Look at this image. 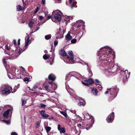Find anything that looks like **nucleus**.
<instances>
[{
	"mask_svg": "<svg viewBox=\"0 0 135 135\" xmlns=\"http://www.w3.org/2000/svg\"><path fill=\"white\" fill-rule=\"evenodd\" d=\"M48 78L49 80L52 81H49L48 79L46 80V83H49L50 85H44V88L48 91H50L51 88L54 90L56 88V85L53 83L52 81L55 79L56 76L54 74H51L49 76Z\"/></svg>",
	"mask_w": 135,
	"mask_h": 135,
	"instance_id": "nucleus-1",
	"label": "nucleus"
},
{
	"mask_svg": "<svg viewBox=\"0 0 135 135\" xmlns=\"http://www.w3.org/2000/svg\"><path fill=\"white\" fill-rule=\"evenodd\" d=\"M12 87L9 86L4 88H1L0 89V94L4 95H7L11 93Z\"/></svg>",
	"mask_w": 135,
	"mask_h": 135,
	"instance_id": "nucleus-2",
	"label": "nucleus"
},
{
	"mask_svg": "<svg viewBox=\"0 0 135 135\" xmlns=\"http://www.w3.org/2000/svg\"><path fill=\"white\" fill-rule=\"evenodd\" d=\"M110 90V94L113 96V98H114L117 96L118 89L115 86L110 89H108V90L106 91L105 93L106 94H107L108 92H109Z\"/></svg>",
	"mask_w": 135,
	"mask_h": 135,
	"instance_id": "nucleus-3",
	"label": "nucleus"
},
{
	"mask_svg": "<svg viewBox=\"0 0 135 135\" xmlns=\"http://www.w3.org/2000/svg\"><path fill=\"white\" fill-rule=\"evenodd\" d=\"M59 11L57 10L53 11V13H55L54 15V18H52V21L55 23L59 22Z\"/></svg>",
	"mask_w": 135,
	"mask_h": 135,
	"instance_id": "nucleus-4",
	"label": "nucleus"
},
{
	"mask_svg": "<svg viewBox=\"0 0 135 135\" xmlns=\"http://www.w3.org/2000/svg\"><path fill=\"white\" fill-rule=\"evenodd\" d=\"M99 59L100 60H103L108 61V60L109 55L107 54V53L104 52H102L101 54L99 55Z\"/></svg>",
	"mask_w": 135,
	"mask_h": 135,
	"instance_id": "nucleus-5",
	"label": "nucleus"
},
{
	"mask_svg": "<svg viewBox=\"0 0 135 135\" xmlns=\"http://www.w3.org/2000/svg\"><path fill=\"white\" fill-rule=\"evenodd\" d=\"M31 43L30 42V37L28 36L27 39L26 41L25 40V48L23 49L22 50L21 49H20L18 51V55L20 54L22 51H23L25 50V49L27 48V46H28L29 44Z\"/></svg>",
	"mask_w": 135,
	"mask_h": 135,
	"instance_id": "nucleus-6",
	"label": "nucleus"
},
{
	"mask_svg": "<svg viewBox=\"0 0 135 135\" xmlns=\"http://www.w3.org/2000/svg\"><path fill=\"white\" fill-rule=\"evenodd\" d=\"M82 82L84 85L86 86L91 85L93 82V80L91 78L84 80V81H82Z\"/></svg>",
	"mask_w": 135,
	"mask_h": 135,
	"instance_id": "nucleus-7",
	"label": "nucleus"
},
{
	"mask_svg": "<svg viewBox=\"0 0 135 135\" xmlns=\"http://www.w3.org/2000/svg\"><path fill=\"white\" fill-rule=\"evenodd\" d=\"M114 113L112 112L110 115L108 116L107 120L108 123L111 122L113 120L114 117Z\"/></svg>",
	"mask_w": 135,
	"mask_h": 135,
	"instance_id": "nucleus-8",
	"label": "nucleus"
},
{
	"mask_svg": "<svg viewBox=\"0 0 135 135\" xmlns=\"http://www.w3.org/2000/svg\"><path fill=\"white\" fill-rule=\"evenodd\" d=\"M68 53L69 55H67V58L69 59V60L71 61H73L74 57L72 51H69L68 52Z\"/></svg>",
	"mask_w": 135,
	"mask_h": 135,
	"instance_id": "nucleus-9",
	"label": "nucleus"
},
{
	"mask_svg": "<svg viewBox=\"0 0 135 135\" xmlns=\"http://www.w3.org/2000/svg\"><path fill=\"white\" fill-rule=\"evenodd\" d=\"M116 71H111L109 70H105V74L107 76H109L111 75L115 74Z\"/></svg>",
	"mask_w": 135,
	"mask_h": 135,
	"instance_id": "nucleus-10",
	"label": "nucleus"
},
{
	"mask_svg": "<svg viewBox=\"0 0 135 135\" xmlns=\"http://www.w3.org/2000/svg\"><path fill=\"white\" fill-rule=\"evenodd\" d=\"M72 38V36L70 35V32L69 31L67 35L65 36L66 40L67 41H69Z\"/></svg>",
	"mask_w": 135,
	"mask_h": 135,
	"instance_id": "nucleus-11",
	"label": "nucleus"
},
{
	"mask_svg": "<svg viewBox=\"0 0 135 135\" xmlns=\"http://www.w3.org/2000/svg\"><path fill=\"white\" fill-rule=\"evenodd\" d=\"M60 112L61 114L63 115L66 118V119L67 120H69V118H67L68 117V115L66 113V111H60Z\"/></svg>",
	"mask_w": 135,
	"mask_h": 135,
	"instance_id": "nucleus-12",
	"label": "nucleus"
},
{
	"mask_svg": "<svg viewBox=\"0 0 135 135\" xmlns=\"http://www.w3.org/2000/svg\"><path fill=\"white\" fill-rule=\"evenodd\" d=\"M10 110V109H8L7 110L4 112L3 115L4 117L5 118H8V115L9 113Z\"/></svg>",
	"mask_w": 135,
	"mask_h": 135,
	"instance_id": "nucleus-13",
	"label": "nucleus"
},
{
	"mask_svg": "<svg viewBox=\"0 0 135 135\" xmlns=\"http://www.w3.org/2000/svg\"><path fill=\"white\" fill-rule=\"evenodd\" d=\"M60 54L63 56H66L67 55V53L64 50L61 49V50Z\"/></svg>",
	"mask_w": 135,
	"mask_h": 135,
	"instance_id": "nucleus-14",
	"label": "nucleus"
},
{
	"mask_svg": "<svg viewBox=\"0 0 135 135\" xmlns=\"http://www.w3.org/2000/svg\"><path fill=\"white\" fill-rule=\"evenodd\" d=\"M121 72H123L124 73H125V76L126 78V79L129 77V75L130 74V72L128 73V71L127 70H126L124 71H123L122 70H121Z\"/></svg>",
	"mask_w": 135,
	"mask_h": 135,
	"instance_id": "nucleus-15",
	"label": "nucleus"
},
{
	"mask_svg": "<svg viewBox=\"0 0 135 135\" xmlns=\"http://www.w3.org/2000/svg\"><path fill=\"white\" fill-rule=\"evenodd\" d=\"M60 12V22L63 19H64V21H66V20L64 18V17H65V16L64 17L63 15V13L62 12H61L60 11H59Z\"/></svg>",
	"mask_w": 135,
	"mask_h": 135,
	"instance_id": "nucleus-16",
	"label": "nucleus"
},
{
	"mask_svg": "<svg viewBox=\"0 0 135 135\" xmlns=\"http://www.w3.org/2000/svg\"><path fill=\"white\" fill-rule=\"evenodd\" d=\"M83 115L85 119H89L90 118L89 115L88 114L85 113Z\"/></svg>",
	"mask_w": 135,
	"mask_h": 135,
	"instance_id": "nucleus-17",
	"label": "nucleus"
},
{
	"mask_svg": "<svg viewBox=\"0 0 135 135\" xmlns=\"http://www.w3.org/2000/svg\"><path fill=\"white\" fill-rule=\"evenodd\" d=\"M66 132V130L65 128L60 127V132L61 133H64Z\"/></svg>",
	"mask_w": 135,
	"mask_h": 135,
	"instance_id": "nucleus-18",
	"label": "nucleus"
},
{
	"mask_svg": "<svg viewBox=\"0 0 135 135\" xmlns=\"http://www.w3.org/2000/svg\"><path fill=\"white\" fill-rule=\"evenodd\" d=\"M95 81L96 82V84L99 85V86H98V87L100 88V89H99L100 90H101L102 89V88L100 85L101 83L97 79H96Z\"/></svg>",
	"mask_w": 135,
	"mask_h": 135,
	"instance_id": "nucleus-19",
	"label": "nucleus"
},
{
	"mask_svg": "<svg viewBox=\"0 0 135 135\" xmlns=\"http://www.w3.org/2000/svg\"><path fill=\"white\" fill-rule=\"evenodd\" d=\"M65 31V30H64L62 28H60V32L61 34L62 35V36H60V37L62 38L63 37V35Z\"/></svg>",
	"mask_w": 135,
	"mask_h": 135,
	"instance_id": "nucleus-20",
	"label": "nucleus"
},
{
	"mask_svg": "<svg viewBox=\"0 0 135 135\" xmlns=\"http://www.w3.org/2000/svg\"><path fill=\"white\" fill-rule=\"evenodd\" d=\"M91 91L93 94L95 95H97L98 92L97 89L95 88H93L92 89Z\"/></svg>",
	"mask_w": 135,
	"mask_h": 135,
	"instance_id": "nucleus-21",
	"label": "nucleus"
},
{
	"mask_svg": "<svg viewBox=\"0 0 135 135\" xmlns=\"http://www.w3.org/2000/svg\"><path fill=\"white\" fill-rule=\"evenodd\" d=\"M34 24V22L32 21H30L28 22V24L31 29L32 28V25Z\"/></svg>",
	"mask_w": 135,
	"mask_h": 135,
	"instance_id": "nucleus-22",
	"label": "nucleus"
},
{
	"mask_svg": "<svg viewBox=\"0 0 135 135\" xmlns=\"http://www.w3.org/2000/svg\"><path fill=\"white\" fill-rule=\"evenodd\" d=\"M7 74L8 77L10 79H12L13 78L14 74H13L10 72H8V71H7Z\"/></svg>",
	"mask_w": 135,
	"mask_h": 135,
	"instance_id": "nucleus-23",
	"label": "nucleus"
},
{
	"mask_svg": "<svg viewBox=\"0 0 135 135\" xmlns=\"http://www.w3.org/2000/svg\"><path fill=\"white\" fill-rule=\"evenodd\" d=\"M16 7L17 10V11L22 10L25 9L24 7L20 5L17 6Z\"/></svg>",
	"mask_w": 135,
	"mask_h": 135,
	"instance_id": "nucleus-24",
	"label": "nucleus"
},
{
	"mask_svg": "<svg viewBox=\"0 0 135 135\" xmlns=\"http://www.w3.org/2000/svg\"><path fill=\"white\" fill-rule=\"evenodd\" d=\"M51 37V34H49L48 35H45V38L46 40H49L50 39Z\"/></svg>",
	"mask_w": 135,
	"mask_h": 135,
	"instance_id": "nucleus-25",
	"label": "nucleus"
},
{
	"mask_svg": "<svg viewBox=\"0 0 135 135\" xmlns=\"http://www.w3.org/2000/svg\"><path fill=\"white\" fill-rule=\"evenodd\" d=\"M71 74H69L67 75L66 76L65 79L68 80H69L70 79V77L71 76Z\"/></svg>",
	"mask_w": 135,
	"mask_h": 135,
	"instance_id": "nucleus-26",
	"label": "nucleus"
},
{
	"mask_svg": "<svg viewBox=\"0 0 135 135\" xmlns=\"http://www.w3.org/2000/svg\"><path fill=\"white\" fill-rule=\"evenodd\" d=\"M80 128H81L82 127H85V124H84L83 123H79L77 125Z\"/></svg>",
	"mask_w": 135,
	"mask_h": 135,
	"instance_id": "nucleus-27",
	"label": "nucleus"
},
{
	"mask_svg": "<svg viewBox=\"0 0 135 135\" xmlns=\"http://www.w3.org/2000/svg\"><path fill=\"white\" fill-rule=\"evenodd\" d=\"M88 70L89 73V75L90 76H92V74L91 71V70L90 68L88 67Z\"/></svg>",
	"mask_w": 135,
	"mask_h": 135,
	"instance_id": "nucleus-28",
	"label": "nucleus"
},
{
	"mask_svg": "<svg viewBox=\"0 0 135 135\" xmlns=\"http://www.w3.org/2000/svg\"><path fill=\"white\" fill-rule=\"evenodd\" d=\"M18 86H15L14 88V89L13 91H12V89L11 90V92L12 93H13L15 92L18 89Z\"/></svg>",
	"mask_w": 135,
	"mask_h": 135,
	"instance_id": "nucleus-29",
	"label": "nucleus"
},
{
	"mask_svg": "<svg viewBox=\"0 0 135 135\" xmlns=\"http://www.w3.org/2000/svg\"><path fill=\"white\" fill-rule=\"evenodd\" d=\"M18 86H15L14 88V89L13 91H12V89L11 90V92L12 93H13L15 92L18 89Z\"/></svg>",
	"mask_w": 135,
	"mask_h": 135,
	"instance_id": "nucleus-30",
	"label": "nucleus"
},
{
	"mask_svg": "<svg viewBox=\"0 0 135 135\" xmlns=\"http://www.w3.org/2000/svg\"><path fill=\"white\" fill-rule=\"evenodd\" d=\"M2 61H3V62L4 64V66H5V67L6 68V70H7V68H6V64L7 63V62L6 61L5 59L4 58H3L2 59Z\"/></svg>",
	"mask_w": 135,
	"mask_h": 135,
	"instance_id": "nucleus-31",
	"label": "nucleus"
},
{
	"mask_svg": "<svg viewBox=\"0 0 135 135\" xmlns=\"http://www.w3.org/2000/svg\"><path fill=\"white\" fill-rule=\"evenodd\" d=\"M49 55L47 54H45L43 56V58L45 60H46L49 59Z\"/></svg>",
	"mask_w": 135,
	"mask_h": 135,
	"instance_id": "nucleus-32",
	"label": "nucleus"
},
{
	"mask_svg": "<svg viewBox=\"0 0 135 135\" xmlns=\"http://www.w3.org/2000/svg\"><path fill=\"white\" fill-rule=\"evenodd\" d=\"M39 112L41 115V116H43L45 114V110H42L41 111H39Z\"/></svg>",
	"mask_w": 135,
	"mask_h": 135,
	"instance_id": "nucleus-33",
	"label": "nucleus"
},
{
	"mask_svg": "<svg viewBox=\"0 0 135 135\" xmlns=\"http://www.w3.org/2000/svg\"><path fill=\"white\" fill-rule=\"evenodd\" d=\"M85 104V101L83 103L82 102H80L78 103V105L79 106H81V105H84Z\"/></svg>",
	"mask_w": 135,
	"mask_h": 135,
	"instance_id": "nucleus-34",
	"label": "nucleus"
},
{
	"mask_svg": "<svg viewBox=\"0 0 135 135\" xmlns=\"http://www.w3.org/2000/svg\"><path fill=\"white\" fill-rule=\"evenodd\" d=\"M45 128H46L47 132V133H48L50 130V129H51V128L47 126V127H45Z\"/></svg>",
	"mask_w": 135,
	"mask_h": 135,
	"instance_id": "nucleus-35",
	"label": "nucleus"
},
{
	"mask_svg": "<svg viewBox=\"0 0 135 135\" xmlns=\"http://www.w3.org/2000/svg\"><path fill=\"white\" fill-rule=\"evenodd\" d=\"M36 123V127L38 128L40 126V122L39 121L37 122Z\"/></svg>",
	"mask_w": 135,
	"mask_h": 135,
	"instance_id": "nucleus-36",
	"label": "nucleus"
},
{
	"mask_svg": "<svg viewBox=\"0 0 135 135\" xmlns=\"http://www.w3.org/2000/svg\"><path fill=\"white\" fill-rule=\"evenodd\" d=\"M49 115L45 113L44 115H43L42 117H43L45 119L49 117Z\"/></svg>",
	"mask_w": 135,
	"mask_h": 135,
	"instance_id": "nucleus-37",
	"label": "nucleus"
},
{
	"mask_svg": "<svg viewBox=\"0 0 135 135\" xmlns=\"http://www.w3.org/2000/svg\"><path fill=\"white\" fill-rule=\"evenodd\" d=\"M3 122H4L7 124H10V122L8 120H2Z\"/></svg>",
	"mask_w": 135,
	"mask_h": 135,
	"instance_id": "nucleus-38",
	"label": "nucleus"
},
{
	"mask_svg": "<svg viewBox=\"0 0 135 135\" xmlns=\"http://www.w3.org/2000/svg\"><path fill=\"white\" fill-rule=\"evenodd\" d=\"M40 107L41 108H45L46 106V105L45 104H43L42 103H41L40 104Z\"/></svg>",
	"mask_w": 135,
	"mask_h": 135,
	"instance_id": "nucleus-39",
	"label": "nucleus"
},
{
	"mask_svg": "<svg viewBox=\"0 0 135 135\" xmlns=\"http://www.w3.org/2000/svg\"><path fill=\"white\" fill-rule=\"evenodd\" d=\"M76 40L75 39H73L71 41V42L73 44L75 43L76 42Z\"/></svg>",
	"mask_w": 135,
	"mask_h": 135,
	"instance_id": "nucleus-40",
	"label": "nucleus"
},
{
	"mask_svg": "<svg viewBox=\"0 0 135 135\" xmlns=\"http://www.w3.org/2000/svg\"><path fill=\"white\" fill-rule=\"evenodd\" d=\"M29 80V79L27 78H25L24 79V81L26 83H27Z\"/></svg>",
	"mask_w": 135,
	"mask_h": 135,
	"instance_id": "nucleus-41",
	"label": "nucleus"
},
{
	"mask_svg": "<svg viewBox=\"0 0 135 135\" xmlns=\"http://www.w3.org/2000/svg\"><path fill=\"white\" fill-rule=\"evenodd\" d=\"M37 88L38 86L37 85H35L33 86V88L31 90L33 91H35V90Z\"/></svg>",
	"mask_w": 135,
	"mask_h": 135,
	"instance_id": "nucleus-42",
	"label": "nucleus"
},
{
	"mask_svg": "<svg viewBox=\"0 0 135 135\" xmlns=\"http://www.w3.org/2000/svg\"><path fill=\"white\" fill-rule=\"evenodd\" d=\"M26 101H25V100L23 99H22V106H23L26 103Z\"/></svg>",
	"mask_w": 135,
	"mask_h": 135,
	"instance_id": "nucleus-43",
	"label": "nucleus"
},
{
	"mask_svg": "<svg viewBox=\"0 0 135 135\" xmlns=\"http://www.w3.org/2000/svg\"><path fill=\"white\" fill-rule=\"evenodd\" d=\"M76 2H74L73 3V4H72L71 5V8H73L74 7V4H76Z\"/></svg>",
	"mask_w": 135,
	"mask_h": 135,
	"instance_id": "nucleus-44",
	"label": "nucleus"
},
{
	"mask_svg": "<svg viewBox=\"0 0 135 135\" xmlns=\"http://www.w3.org/2000/svg\"><path fill=\"white\" fill-rule=\"evenodd\" d=\"M39 10V8L38 7H37L36 8V9L35 11H34V13H36L38 11V10Z\"/></svg>",
	"mask_w": 135,
	"mask_h": 135,
	"instance_id": "nucleus-45",
	"label": "nucleus"
},
{
	"mask_svg": "<svg viewBox=\"0 0 135 135\" xmlns=\"http://www.w3.org/2000/svg\"><path fill=\"white\" fill-rule=\"evenodd\" d=\"M36 28H37L36 30H35V31L33 32H35L37 30H38L39 29H40V27L39 26H37Z\"/></svg>",
	"mask_w": 135,
	"mask_h": 135,
	"instance_id": "nucleus-46",
	"label": "nucleus"
},
{
	"mask_svg": "<svg viewBox=\"0 0 135 135\" xmlns=\"http://www.w3.org/2000/svg\"><path fill=\"white\" fill-rule=\"evenodd\" d=\"M59 31H58L57 32L56 34V38L57 39H58L59 38Z\"/></svg>",
	"mask_w": 135,
	"mask_h": 135,
	"instance_id": "nucleus-47",
	"label": "nucleus"
},
{
	"mask_svg": "<svg viewBox=\"0 0 135 135\" xmlns=\"http://www.w3.org/2000/svg\"><path fill=\"white\" fill-rule=\"evenodd\" d=\"M11 135H18L17 133L15 132H13L11 133Z\"/></svg>",
	"mask_w": 135,
	"mask_h": 135,
	"instance_id": "nucleus-48",
	"label": "nucleus"
},
{
	"mask_svg": "<svg viewBox=\"0 0 135 135\" xmlns=\"http://www.w3.org/2000/svg\"><path fill=\"white\" fill-rule=\"evenodd\" d=\"M45 0H42L41 1V3L42 4H45Z\"/></svg>",
	"mask_w": 135,
	"mask_h": 135,
	"instance_id": "nucleus-49",
	"label": "nucleus"
},
{
	"mask_svg": "<svg viewBox=\"0 0 135 135\" xmlns=\"http://www.w3.org/2000/svg\"><path fill=\"white\" fill-rule=\"evenodd\" d=\"M7 70L8 71H9L10 72H12L13 71V69L12 68H10L9 70H8L7 69Z\"/></svg>",
	"mask_w": 135,
	"mask_h": 135,
	"instance_id": "nucleus-50",
	"label": "nucleus"
},
{
	"mask_svg": "<svg viewBox=\"0 0 135 135\" xmlns=\"http://www.w3.org/2000/svg\"><path fill=\"white\" fill-rule=\"evenodd\" d=\"M106 48H107V47H103L101 48L100 49V50H103V49H106Z\"/></svg>",
	"mask_w": 135,
	"mask_h": 135,
	"instance_id": "nucleus-51",
	"label": "nucleus"
},
{
	"mask_svg": "<svg viewBox=\"0 0 135 135\" xmlns=\"http://www.w3.org/2000/svg\"><path fill=\"white\" fill-rule=\"evenodd\" d=\"M17 44V42H16V40L14 39L13 40V44L14 45H15L16 44Z\"/></svg>",
	"mask_w": 135,
	"mask_h": 135,
	"instance_id": "nucleus-52",
	"label": "nucleus"
},
{
	"mask_svg": "<svg viewBox=\"0 0 135 135\" xmlns=\"http://www.w3.org/2000/svg\"><path fill=\"white\" fill-rule=\"evenodd\" d=\"M44 17L42 16H39V19L40 20H42Z\"/></svg>",
	"mask_w": 135,
	"mask_h": 135,
	"instance_id": "nucleus-53",
	"label": "nucleus"
},
{
	"mask_svg": "<svg viewBox=\"0 0 135 135\" xmlns=\"http://www.w3.org/2000/svg\"><path fill=\"white\" fill-rule=\"evenodd\" d=\"M20 39H19L18 40V45H19L20 44Z\"/></svg>",
	"mask_w": 135,
	"mask_h": 135,
	"instance_id": "nucleus-54",
	"label": "nucleus"
},
{
	"mask_svg": "<svg viewBox=\"0 0 135 135\" xmlns=\"http://www.w3.org/2000/svg\"><path fill=\"white\" fill-rule=\"evenodd\" d=\"M6 47L7 50H9V46H8L7 45L6 46Z\"/></svg>",
	"mask_w": 135,
	"mask_h": 135,
	"instance_id": "nucleus-55",
	"label": "nucleus"
},
{
	"mask_svg": "<svg viewBox=\"0 0 135 135\" xmlns=\"http://www.w3.org/2000/svg\"><path fill=\"white\" fill-rule=\"evenodd\" d=\"M80 22L82 23V24H84L85 23V22H84V21H81V20H80Z\"/></svg>",
	"mask_w": 135,
	"mask_h": 135,
	"instance_id": "nucleus-56",
	"label": "nucleus"
},
{
	"mask_svg": "<svg viewBox=\"0 0 135 135\" xmlns=\"http://www.w3.org/2000/svg\"><path fill=\"white\" fill-rule=\"evenodd\" d=\"M54 44H58V41L57 40H55L54 42Z\"/></svg>",
	"mask_w": 135,
	"mask_h": 135,
	"instance_id": "nucleus-57",
	"label": "nucleus"
},
{
	"mask_svg": "<svg viewBox=\"0 0 135 135\" xmlns=\"http://www.w3.org/2000/svg\"><path fill=\"white\" fill-rule=\"evenodd\" d=\"M43 23H39L37 25L38 26H39L41 25Z\"/></svg>",
	"mask_w": 135,
	"mask_h": 135,
	"instance_id": "nucleus-58",
	"label": "nucleus"
},
{
	"mask_svg": "<svg viewBox=\"0 0 135 135\" xmlns=\"http://www.w3.org/2000/svg\"><path fill=\"white\" fill-rule=\"evenodd\" d=\"M21 68L23 69L24 71H25V69L23 67L21 66Z\"/></svg>",
	"mask_w": 135,
	"mask_h": 135,
	"instance_id": "nucleus-59",
	"label": "nucleus"
},
{
	"mask_svg": "<svg viewBox=\"0 0 135 135\" xmlns=\"http://www.w3.org/2000/svg\"><path fill=\"white\" fill-rule=\"evenodd\" d=\"M51 16H48L47 17V18L48 19H50L51 18Z\"/></svg>",
	"mask_w": 135,
	"mask_h": 135,
	"instance_id": "nucleus-60",
	"label": "nucleus"
},
{
	"mask_svg": "<svg viewBox=\"0 0 135 135\" xmlns=\"http://www.w3.org/2000/svg\"><path fill=\"white\" fill-rule=\"evenodd\" d=\"M67 17H68V18H70V17H71V18H73V17L72 16H67Z\"/></svg>",
	"mask_w": 135,
	"mask_h": 135,
	"instance_id": "nucleus-61",
	"label": "nucleus"
},
{
	"mask_svg": "<svg viewBox=\"0 0 135 135\" xmlns=\"http://www.w3.org/2000/svg\"><path fill=\"white\" fill-rule=\"evenodd\" d=\"M81 26V25L80 24H79L77 27V28H79Z\"/></svg>",
	"mask_w": 135,
	"mask_h": 135,
	"instance_id": "nucleus-62",
	"label": "nucleus"
},
{
	"mask_svg": "<svg viewBox=\"0 0 135 135\" xmlns=\"http://www.w3.org/2000/svg\"><path fill=\"white\" fill-rule=\"evenodd\" d=\"M70 3H72V0H69Z\"/></svg>",
	"mask_w": 135,
	"mask_h": 135,
	"instance_id": "nucleus-63",
	"label": "nucleus"
},
{
	"mask_svg": "<svg viewBox=\"0 0 135 135\" xmlns=\"http://www.w3.org/2000/svg\"><path fill=\"white\" fill-rule=\"evenodd\" d=\"M85 64L87 65V66H88V63L85 62Z\"/></svg>",
	"mask_w": 135,
	"mask_h": 135,
	"instance_id": "nucleus-64",
	"label": "nucleus"
}]
</instances>
